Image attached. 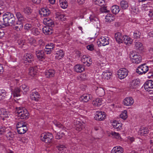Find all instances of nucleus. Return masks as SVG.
<instances>
[{
  "instance_id": "nucleus-1",
  "label": "nucleus",
  "mask_w": 153,
  "mask_h": 153,
  "mask_svg": "<svg viewBox=\"0 0 153 153\" xmlns=\"http://www.w3.org/2000/svg\"><path fill=\"white\" fill-rule=\"evenodd\" d=\"M3 23L0 24V28H4L6 27L12 26L15 20V18L13 14L10 12L6 13L3 15Z\"/></svg>"
},
{
  "instance_id": "nucleus-2",
  "label": "nucleus",
  "mask_w": 153,
  "mask_h": 153,
  "mask_svg": "<svg viewBox=\"0 0 153 153\" xmlns=\"http://www.w3.org/2000/svg\"><path fill=\"white\" fill-rule=\"evenodd\" d=\"M15 117L16 119H27L29 117V113L24 108H18L16 111Z\"/></svg>"
},
{
  "instance_id": "nucleus-3",
  "label": "nucleus",
  "mask_w": 153,
  "mask_h": 153,
  "mask_svg": "<svg viewBox=\"0 0 153 153\" xmlns=\"http://www.w3.org/2000/svg\"><path fill=\"white\" fill-rule=\"evenodd\" d=\"M130 57L133 63L138 64L142 61V57L138 53L135 52H131Z\"/></svg>"
},
{
  "instance_id": "nucleus-4",
  "label": "nucleus",
  "mask_w": 153,
  "mask_h": 153,
  "mask_svg": "<svg viewBox=\"0 0 153 153\" xmlns=\"http://www.w3.org/2000/svg\"><path fill=\"white\" fill-rule=\"evenodd\" d=\"M53 138L52 134L50 133H42L40 136L41 140L43 142L48 143L51 142Z\"/></svg>"
},
{
  "instance_id": "nucleus-5",
  "label": "nucleus",
  "mask_w": 153,
  "mask_h": 153,
  "mask_svg": "<svg viewBox=\"0 0 153 153\" xmlns=\"http://www.w3.org/2000/svg\"><path fill=\"white\" fill-rule=\"evenodd\" d=\"M148 71V66L145 64H143L137 67L136 72L140 75H143L145 74Z\"/></svg>"
},
{
  "instance_id": "nucleus-6",
  "label": "nucleus",
  "mask_w": 153,
  "mask_h": 153,
  "mask_svg": "<svg viewBox=\"0 0 153 153\" xmlns=\"http://www.w3.org/2000/svg\"><path fill=\"white\" fill-rule=\"evenodd\" d=\"M128 71L127 69L124 68L120 69L117 71V74L118 78L120 79H123L127 76Z\"/></svg>"
},
{
  "instance_id": "nucleus-7",
  "label": "nucleus",
  "mask_w": 153,
  "mask_h": 153,
  "mask_svg": "<svg viewBox=\"0 0 153 153\" xmlns=\"http://www.w3.org/2000/svg\"><path fill=\"white\" fill-rule=\"evenodd\" d=\"M109 39L107 37H102L98 39V41L97 42L99 47L101 46H105L109 44Z\"/></svg>"
},
{
  "instance_id": "nucleus-8",
  "label": "nucleus",
  "mask_w": 153,
  "mask_h": 153,
  "mask_svg": "<svg viewBox=\"0 0 153 153\" xmlns=\"http://www.w3.org/2000/svg\"><path fill=\"white\" fill-rule=\"evenodd\" d=\"M81 61L84 65L89 66L91 64L92 60L91 58L86 55H84L81 59Z\"/></svg>"
},
{
  "instance_id": "nucleus-9",
  "label": "nucleus",
  "mask_w": 153,
  "mask_h": 153,
  "mask_svg": "<svg viewBox=\"0 0 153 153\" xmlns=\"http://www.w3.org/2000/svg\"><path fill=\"white\" fill-rule=\"evenodd\" d=\"M23 59L25 63H31L34 61V56L30 53H27L25 54Z\"/></svg>"
},
{
  "instance_id": "nucleus-10",
  "label": "nucleus",
  "mask_w": 153,
  "mask_h": 153,
  "mask_svg": "<svg viewBox=\"0 0 153 153\" xmlns=\"http://www.w3.org/2000/svg\"><path fill=\"white\" fill-rule=\"evenodd\" d=\"M105 118L106 115L104 112H102L101 111L96 112L94 117L95 120H102Z\"/></svg>"
},
{
  "instance_id": "nucleus-11",
  "label": "nucleus",
  "mask_w": 153,
  "mask_h": 153,
  "mask_svg": "<svg viewBox=\"0 0 153 153\" xmlns=\"http://www.w3.org/2000/svg\"><path fill=\"white\" fill-rule=\"evenodd\" d=\"M35 54L37 59L40 60H42L45 58V54L43 50L36 51Z\"/></svg>"
},
{
  "instance_id": "nucleus-12",
  "label": "nucleus",
  "mask_w": 153,
  "mask_h": 153,
  "mask_svg": "<svg viewBox=\"0 0 153 153\" xmlns=\"http://www.w3.org/2000/svg\"><path fill=\"white\" fill-rule=\"evenodd\" d=\"M134 100L131 97H128L125 98L123 100V103L124 105L128 106H131L134 103Z\"/></svg>"
},
{
  "instance_id": "nucleus-13",
  "label": "nucleus",
  "mask_w": 153,
  "mask_h": 153,
  "mask_svg": "<svg viewBox=\"0 0 153 153\" xmlns=\"http://www.w3.org/2000/svg\"><path fill=\"white\" fill-rule=\"evenodd\" d=\"M144 88L147 91H150L151 89H153V81L152 80H148L146 82L144 85Z\"/></svg>"
},
{
  "instance_id": "nucleus-14",
  "label": "nucleus",
  "mask_w": 153,
  "mask_h": 153,
  "mask_svg": "<svg viewBox=\"0 0 153 153\" xmlns=\"http://www.w3.org/2000/svg\"><path fill=\"white\" fill-rule=\"evenodd\" d=\"M23 22L16 21L14 22L12 26H13V28L17 31H21L22 30L23 26Z\"/></svg>"
},
{
  "instance_id": "nucleus-15",
  "label": "nucleus",
  "mask_w": 153,
  "mask_h": 153,
  "mask_svg": "<svg viewBox=\"0 0 153 153\" xmlns=\"http://www.w3.org/2000/svg\"><path fill=\"white\" fill-rule=\"evenodd\" d=\"M15 14L16 17L18 20L17 21L23 23L25 21L26 18L20 12H15Z\"/></svg>"
},
{
  "instance_id": "nucleus-16",
  "label": "nucleus",
  "mask_w": 153,
  "mask_h": 153,
  "mask_svg": "<svg viewBox=\"0 0 153 153\" xmlns=\"http://www.w3.org/2000/svg\"><path fill=\"white\" fill-rule=\"evenodd\" d=\"M92 96L90 94H84L79 98V100L81 101H82L85 102H87L90 100L92 98Z\"/></svg>"
},
{
  "instance_id": "nucleus-17",
  "label": "nucleus",
  "mask_w": 153,
  "mask_h": 153,
  "mask_svg": "<svg viewBox=\"0 0 153 153\" xmlns=\"http://www.w3.org/2000/svg\"><path fill=\"white\" fill-rule=\"evenodd\" d=\"M140 83L139 80L136 79L132 80L130 82V87L131 88H137Z\"/></svg>"
},
{
  "instance_id": "nucleus-18",
  "label": "nucleus",
  "mask_w": 153,
  "mask_h": 153,
  "mask_svg": "<svg viewBox=\"0 0 153 153\" xmlns=\"http://www.w3.org/2000/svg\"><path fill=\"white\" fill-rule=\"evenodd\" d=\"M40 97V95L36 91H34L32 92L30 96V98L31 100H34L36 101H39Z\"/></svg>"
},
{
  "instance_id": "nucleus-19",
  "label": "nucleus",
  "mask_w": 153,
  "mask_h": 153,
  "mask_svg": "<svg viewBox=\"0 0 153 153\" xmlns=\"http://www.w3.org/2000/svg\"><path fill=\"white\" fill-rule=\"evenodd\" d=\"M55 73L54 70L51 69L45 71V75L47 78H50L54 76Z\"/></svg>"
},
{
  "instance_id": "nucleus-20",
  "label": "nucleus",
  "mask_w": 153,
  "mask_h": 153,
  "mask_svg": "<svg viewBox=\"0 0 153 153\" xmlns=\"http://www.w3.org/2000/svg\"><path fill=\"white\" fill-rule=\"evenodd\" d=\"M42 31L46 35L51 34L53 33L52 28L47 26L43 27L42 29Z\"/></svg>"
},
{
  "instance_id": "nucleus-21",
  "label": "nucleus",
  "mask_w": 153,
  "mask_h": 153,
  "mask_svg": "<svg viewBox=\"0 0 153 153\" xmlns=\"http://www.w3.org/2000/svg\"><path fill=\"white\" fill-rule=\"evenodd\" d=\"M49 10L47 8H42L39 13L42 16H48L50 14Z\"/></svg>"
},
{
  "instance_id": "nucleus-22",
  "label": "nucleus",
  "mask_w": 153,
  "mask_h": 153,
  "mask_svg": "<svg viewBox=\"0 0 153 153\" xmlns=\"http://www.w3.org/2000/svg\"><path fill=\"white\" fill-rule=\"evenodd\" d=\"M112 73L109 71L106 70L103 72L102 74V77L107 80L110 79L112 76Z\"/></svg>"
},
{
  "instance_id": "nucleus-23",
  "label": "nucleus",
  "mask_w": 153,
  "mask_h": 153,
  "mask_svg": "<svg viewBox=\"0 0 153 153\" xmlns=\"http://www.w3.org/2000/svg\"><path fill=\"white\" fill-rule=\"evenodd\" d=\"M148 132L149 130L147 128L142 126L140 129L138 131V134L141 135L145 136Z\"/></svg>"
},
{
  "instance_id": "nucleus-24",
  "label": "nucleus",
  "mask_w": 153,
  "mask_h": 153,
  "mask_svg": "<svg viewBox=\"0 0 153 153\" xmlns=\"http://www.w3.org/2000/svg\"><path fill=\"white\" fill-rule=\"evenodd\" d=\"M123 36H122L121 33H117L115 34V39L116 41L119 43H122V40Z\"/></svg>"
},
{
  "instance_id": "nucleus-25",
  "label": "nucleus",
  "mask_w": 153,
  "mask_h": 153,
  "mask_svg": "<svg viewBox=\"0 0 153 153\" xmlns=\"http://www.w3.org/2000/svg\"><path fill=\"white\" fill-rule=\"evenodd\" d=\"M123 149L120 146H117L114 147L111 151V153H123Z\"/></svg>"
},
{
  "instance_id": "nucleus-26",
  "label": "nucleus",
  "mask_w": 153,
  "mask_h": 153,
  "mask_svg": "<svg viewBox=\"0 0 153 153\" xmlns=\"http://www.w3.org/2000/svg\"><path fill=\"white\" fill-rule=\"evenodd\" d=\"M132 40L131 38L125 35L123 36L122 40V43L124 42L125 44L127 45L131 44L132 43Z\"/></svg>"
},
{
  "instance_id": "nucleus-27",
  "label": "nucleus",
  "mask_w": 153,
  "mask_h": 153,
  "mask_svg": "<svg viewBox=\"0 0 153 153\" xmlns=\"http://www.w3.org/2000/svg\"><path fill=\"white\" fill-rule=\"evenodd\" d=\"M112 125L114 128L116 129L117 131H119L121 129L122 124L116 120H114L112 123Z\"/></svg>"
},
{
  "instance_id": "nucleus-28",
  "label": "nucleus",
  "mask_w": 153,
  "mask_h": 153,
  "mask_svg": "<svg viewBox=\"0 0 153 153\" xmlns=\"http://www.w3.org/2000/svg\"><path fill=\"white\" fill-rule=\"evenodd\" d=\"M56 55L55 58L60 59L64 57L65 53L62 50L60 49L56 52Z\"/></svg>"
},
{
  "instance_id": "nucleus-29",
  "label": "nucleus",
  "mask_w": 153,
  "mask_h": 153,
  "mask_svg": "<svg viewBox=\"0 0 153 153\" xmlns=\"http://www.w3.org/2000/svg\"><path fill=\"white\" fill-rule=\"evenodd\" d=\"M97 94L100 97L104 96L105 94V92L103 88L102 87H97L96 90Z\"/></svg>"
},
{
  "instance_id": "nucleus-30",
  "label": "nucleus",
  "mask_w": 153,
  "mask_h": 153,
  "mask_svg": "<svg viewBox=\"0 0 153 153\" xmlns=\"http://www.w3.org/2000/svg\"><path fill=\"white\" fill-rule=\"evenodd\" d=\"M75 71L78 73H81L84 70V67L82 65L77 64L74 66Z\"/></svg>"
},
{
  "instance_id": "nucleus-31",
  "label": "nucleus",
  "mask_w": 153,
  "mask_h": 153,
  "mask_svg": "<svg viewBox=\"0 0 153 153\" xmlns=\"http://www.w3.org/2000/svg\"><path fill=\"white\" fill-rule=\"evenodd\" d=\"M76 125L75 127L76 129L78 131H80L84 128V125L83 123L79 121L76 122Z\"/></svg>"
},
{
  "instance_id": "nucleus-32",
  "label": "nucleus",
  "mask_w": 153,
  "mask_h": 153,
  "mask_svg": "<svg viewBox=\"0 0 153 153\" xmlns=\"http://www.w3.org/2000/svg\"><path fill=\"white\" fill-rule=\"evenodd\" d=\"M120 7L117 5H115L112 6L111 10L112 12L116 15L117 14L120 10Z\"/></svg>"
},
{
  "instance_id": "nucleus-33",
  "label": "nucleus",
  "mask_w": 153,
  "mask_h": 153,
  "mask_svg": "<svg viewBox=\"0 0 153 153\" xmlns=\"http://www.w3.org/2000/svg\"><path fill=\"white\" fill-rule=\"evenodd\" d=\"M17 129L18 133L19 134H24L28 130L27 127L26 126L21 127H20Z\"/></svg>"
},
{
  "instance_id": "nucleus-34",
  "label": "nucleus",
  "mask_w": 153,
  "mask_h": 153,
  "mask_svg": "<svg viewBox=\"0 0 153 153\" xmlns=\"http://www.w3.org/2000/svg\"><path fill=\"white\" fill-rule=\"evenodd\" d=\"M29 71V74L31 76H33L36 73L37 70L36 67H34V68H30Z\"/></svg>"
},
{
  "instance_id": "nucleus-35",
  "label": "nucleus",
  "mask_w": 153,
  "mask_h": 153,
  "mask_svg": "<svg viewBox=\"0 0 153 153\" xmlns=\"http://www.w3.org/2000/svg\"><path fill=\"white\" fill-rule=\"evenodd\" d=\"M21 92L19 88H16L15 89L14 91L12 92V93H13L14 97H18L20 96V93Z\"/></svg>"
},
{
  "instance_id": "nucleus-36",
  "label": "nucleus",
  "mask_w": 153,
  "mask_h": 153,
  "mask_svg": "<svg viewBox=\"0 0 153 153\" xmlns=\"http://www.w3.org/2000/svg\"><path fill=\"white\" fill-rule=\"evenodd\" d=\"M102 100L101 98H97L93 102L92 104L94 105L99 106L102 104Z\"/></svg>"
},
{
  "instance_id": "nucleus-37",
  "label": "nucleus",
  "mask_w": 153,
  "mask_h": 153,
  "mask_svg": "<svg viewBox=\"0 0 153 153\" xmlns=\"http://www.w3.org/2000/svg\"><path fill=\"white\" fill-rule=\"evenodd\" d=\"M22 11L24 13L29 15L32 12V10L30 7H26L23 9Z\"/></svg>"
},
{
  "instance_id": "nucleus-38",
  "label": "nucleus",
  "mask_w": 153,
  "mask_h": 153,
  "mask_svg": "<svg viewBox=\"0 0 153 153\" xmlns=\"http://www.w3.org/2000/svg\"><path fill=\"white\" fill-rule=\"evenodd\" d=\"M59 3L61 7L63 9H65L68 7V2L65 0H59Z\"/></svg>"
},
{
  "instance_id": "nucleus-39",
  "label": "nucleus",
  "mask_w": 153,
  "mask_h": 153,
  "mask_svg": "<svg viewBox=\"0 0 153 153\" xmlns=\"http://www.w3.org/2000/svg\"><path fill=\"white\" fill-rule=\"evenodd\" d=\"M114 17L111 14H107L105 18L106 21L109 22H111V21L114 20Z\"/></svg>"
},
{
  "instance_id": "nucleus-40",
  "label": "nucleus",
  "mask_w": 153,
  "mask_h": 153,
  "mask_svg": "<svg viewBox=\"0 0 153 153\" xmlns=\"http://www.w3.org/2000/svg\"><path fill=\"white\" fill-rule=\"evenodd\" d=\"M22 92H25L28 91L29 90V87L25 84L22 85L19 87Z\"/></svg>"
},
{
  "instance_id": "nucleus-41",
  "label": "nucleus",
  "mask_w": 153,
  "mask_h": 153,
  "mask_svg": "<svg viewBox=\"0 0 153 153\" xmlns=\"http://www.w3.org/2000/svg\"><path fill=\"white\" fill-rule=\"evenodd\" d=\"M89 19L91 22L94 23V24H96L97 26V24L99 23V19L96 17L91 16L89 17Z\"/></svg>"
},
{
  "instance_id": "nucleus-42",
  "label": "nucleus",
  "mask_w": 153,
  "mask_h": 153,
  "mask_svg": "<svg viewBox=\"0 0 153 153\" xmlns=\"http://www.w3.org/2000/svg\"><path fill=\"white\" fill-rule=\"evenodd\" d=\"M6 92L4 90H0V100H4L6 97Z\"/></svg>"
},
{
  "instance_id": "nucleus-43",
  "label": "nucleus",
  "mask_w": 153,
  "mask_h": 153,
  "mask_svg": "<svg viewBox=\"0 0 153 153\" xmlns=\"http://www.w3.org/2000/svg\"><path fill=\"white\" fill-rule=\"evenodd\" d=\"M120 4L121 8L123 9H126L128 7L127 2L123 0L121 1Z\"/></svg>"
},
{
  "instance_id": "nucleus-44",
  "label": "nucleus",
  "mask_w": 153,
  "mask_h": 153,
  "mask_svg": "<svg viewBox=\"0 0 153 153\" xmlns=\"http://www.w3.org/2000/svg\"><path fill=\"white\" fill-rule=\"evenodd\" d=\"M135 46L137 49L141 50L143 49L142 44L139 42H137L135 43Z\"/></svg>"
},
{
  "instance_id": "nucleus-45",
  "label": "nucleus",
  "mask_w": 153,
  "mask_h": 153,
  "mask_svg": "<svg viewBox=\"0 0 153 153\" xmlns=\"http://www.w3.org/2000/svg\"><path fill=\"white\" fill-rule=\"evenodd\" d=\"M0 110L1 113L0 114V115H4V117L6 118H8L10 116V115H8L9 112L6 111L5 109L2 108Z\"/></svg>"
},
{
  "instance_id": "nucleus-46",
  "label": "nucleus",
  "mask_w": 153,
  "mask_h": 153,
  "mask_svg": "<svg viewBox=\"0 0 153 153\" xmlns=\"http://www.w3.org/2000/svg\"><path fill=\"white\" fill-rule=\"evenodd\" d=\"M141 34V33L139 31H135L133 33V37L134 39H139L140 37Z\"/></svg>"
},
{
  "instance_id": "nucleus-47",
  "label": "nucleus",
  "mask_w": 153,
  "mask_h": 153,
  "mask_svg": "<svg viewBox=\"0 0 153 153\" xmlns=\"http://www.w3.org/2000/svg\"><path fill=\"white\" fill-rule=\"evenodd\" d=\"M57 147L59 152H61V153H63L66 149V147L63 145H59Z\"/></svg>"
},
{
  "instance_id": "nucleus-48",
  "label": "nucleus",
  "mask_w": 153,
  "mask_h": 153,
  "mask_svg": "<svg viewBox=\"0 0 153 153\" xmlns=\"http://www.w3.org/2000/svg\"><path fill=\"white\" fill-rule=\"evenodd\" d=\"M54 48V45L53 43H49L45 46V49L53 50Z\"/></svg>"
},
{
  "instance_id": "nucleus-49",
  "label": "nucleus",
  "mask_w": 153,
  "mask_h": 153,
  "mask_svg": "<svg viewBox=\"0 0 153 153\" xmlns=\"http://www.w3.org/2000/svg\"><path fill=\"white\" fill-rule=\"evenodd\" d=\"M127 111L126 110H124L123 112L120 115V117L123 120H126L128 117L127 115Z\"/></svg>"
},
{
  "instance_id": "nucleus-50",
  "label": "nucleus",
  "mask_w": 153,
  "mask_h": 153,
  "mask_svg": "<svg viewBox=\"0 0 153 153\" xmlns=\"http://www.w3.org/2000/svg\"><path fill=\"white\" fill-rule=\"evenodd\" d=\"M56 17L59 19L61 21H64L65 20L64 18V15L63 14H61L60 13H57L56 14Z\"/></svg>"
},
{
  "instance_id": "nucleus-51",
  "label": "nucleus",
  "mask_w": 153,
  "mask_h": 153,
  "mask_svg": "<svg viewBox=\"0 0 153 153\" xmlns=\"http://www.w3.org/2000/svg\"><path fill=\"white\" fill-rule=\"evenodd\" d=\"M6 135L7 137L8 138V139L10 140H11L14 137V134L10 131H9L6 134Z\"/></svg>"
},
{
  "instance_id": "nucleus-52",
  "label": "nucleus",
  "mask_w": 153,
  "mask_h": 153,
  "mask_svg": "<svg viewBox=\"0 0 153 153\" xmlns=\"http://www.w3.org/2000/svg\"><path fill=\"white\" fill-rule=\"evenodd\" d=\"M25 123L23 121H21L20 122H18L16 125V128L17 129L19 127H21L24 126H26Z\"/></svg>"
},
{
  "instance_id": "nucleus-53",
  "label": "nucleus",
  "mask_w": 153,
  "mask_h": 153,
  "mask_svg": "<svg viewBox=\"0 0 153 153\" xmlns=\"http://www.w3.org/2000/svg\"><path fill=\"white\" fill-rule=\"evenodd\" d=\"M32 34L35 36H37L39 34V32L37 28H33L32 31Z\"/></svg>"
},
{
  "instance_id": "nucleus-54",
  "label": "nucleus",
  "mask_w": 153,
  "mask_h": 153,
  "mask_svg": "<svg viewBox=\"0 0 153 153\" xmlns=\"http://www.w3.org/2000/svg\"><path fill=\"white\" fill-rule=\"evenodd\" d=\"M65 135V134L63 132H59L57 133L56 136V138L57 139H59L61 138Z\"/></svg>"
},
{
  "instance_id": "nucleus-55",
  "label": "nucleus",
  "mask_w": 153,
  "mask_h": 153,
  "mask_svg": "<svg viewBox=\"0 0 153 153\" xmlns=\"http://www.w3.org/2000/svg\"><path fill=\"white\" fill-rule=\"evenodd\" d=\"M111 134L116 138L119 139L120 137L119 134L115 131H112L111 133Z\"/></svg>"
},
{
  "instance_id": "nucleus-56",
  "label": "nucleus",
  "mask_w": 153,
  "mask_h": 153,
  "mask_svg": "<svg viewBox=\"0 0 153 153\" xmlns=\"http://www.w3.org/2000/svg\"><path fill=\"white\" fill-rule=\"evenodd\" d=\"M32 27V25H31L29 24H26L24 25V29L27 31L30 30Z\"/></svg>"
},
{
  "instance_id": "nucleus-57",
  "label": "nucleus",
  "mask_w": 153,
  "mask_h": 153,
  "mask_svg": "<svg viewBox=\"0 0 153 153\" xmlns=\"http://www.w3.org/2000/svg\"><path fill=\"white\" fill-rule=\"evenodd\" d=\"M49 22H48V23H47L46 25H47V26L52 28V27L54 26V23L52 20H50Z\"/></svg>"
},
{
  "instance_id": "nucleus-58",
  "label": "nucleus",
  "mask_w": 153,
  "mask_h": 153,
  "mask_svg": "<svg viewBox=\"0 0 153 153\" xmlns=\"http://www.w3.org/2000/svg\"><path fill=\"white\" fill-rule=\"evenodd\" d=\"M25 40L22 39H20L18 41V43L19 45H24Z\"/></svg>"
},
{
  "instance_id": "nucleus-59",
  "label": "nucleus",
  "mask_w": 153,
  "mask_h": 153,
  "mask_svg": "<svg viewBox=\"0 0 153 153\" xmlns=\"http://www.w3.org/2000/svg\"><path fill=\"white\" fill-rule=\"evenodd\" d=\"M53 123L54 125L60 128L62 126V125L59 122L56 121H54Z\"/></svg>"
},
{
  "instance_id": "nucleus-60",
  "label": "nucleus",
  "mask_w": 153,
  "mask_h": 153,
  "mask_svg": "<svg viewBox=\"0 0 153 153\" xmlns=\"http://www.w3.org/2000/svg\"><path fill=\"white\" fill-rule=\"evenodd\" d=\"M131 11L137 13L138 11V8L136 7H131Z\"/></svg>"
},
{
  "instance_id": "nucleus-61",
  "label": "nucleus",
  "mask_w": 153,
  "mask_h": 153,
  "mask_svg": "<svg viewBox=\"0 0 153 153\" xmlns=\"http://www.w3.org/2000/svg\"><path fill=\"white\" fill-rule=\"evenodd\" d=\"M53 50L50 49H45L44 51V53H46L47 54H50L52 52Z\"/></svg>"
},
{
  "instance_id": "nucleus-62",
  "label": "nucleus",
  "mask_w": 153,
  "mask_h": 153,
  "mask_svg": "<svg viewBox=\"0 0 153 153\" xmlns=\"http://www.w3.org/2000/svg\"><path fill=\"white\" fill-rule=\"evenodd\" d=\"M87 49L90 51H92L94 50V46L92 45H89L87 46Z\"/></svg>"
},
{
  "instance_id": "nucleus-63",
  "label": "nucleus",
  "mask_w": 153,
  "mask_h": 153,
  "mask_svg": "<svg viewBox=\"0 0 153 153\" xmlns=\"http://www.w3.org/2000/svg\"><path fill=\"white\" fill-rule=\"evenodd\" d=\"M5 128L4 127H1L0 128V134H3L5 132Z\"/></svg>"
},
{
  "instance_id": "nucleus-64",
  "label": "nucleus",
  "mask_w": 153,
  "mask_h": 153,
  "mask_svg": "<svg viewBox=\"0 0 153 153\" xmlns=\"http://www.w3.org/2000/svg\"><path fill=\"white\" fill-rule=\"evenodd\" d=\"M148 15L150 19L153 20V11H149Z\"/></svg>"
}]
</instances>
